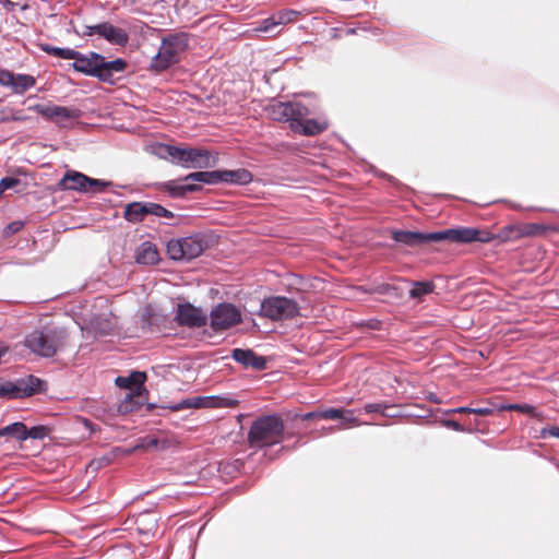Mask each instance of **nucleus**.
<instances>
[{
	"instance_id": "51",
	"label": "nucleus",
	"mask_w": 559,
	"mask_h": 559,
	"mask_svg": "<svg viewBox=\"0 0 559 559\" xmlns=\"http://www.w3.org/2000/svg\"><path fill=\"white\" fill-rule=\"evenodd\" d=\"M316 417H320L319 416V412H310V413H307L302 416V418L305 420H308V419H312V418H316Z\"/></svg>"
},
{
	"instance_id": "43",
	"label": "nucleus",
	"mask_w": 559,
	"mask_h": 559,
	"mask_svg": "<svg viewBox=\"0 0 559 559\" xmlns=\"http://www.w3.org/2000/svg\"><path fill=\"white\" fill-rule=\"evenodd\" d=\"M155 210L157 211L156 212L157 217H165V218H174L175 217V214L173 212H170L166 207L162 206L160 204H158L157 209H155Z\"/></svg>"
},
{
	"instance_id": "48",
	"label": "nucleus",
	"mask_w": 559,
	"mask_h": 559,
	"mask_svg": "<svg viewBox=\"0 0 559 559\" xmlns=\"http://www.w3.org/2000/svg\"><path fill=\"white\" fill-rule=\"evenodd\" d=\"M511 409H519L521 412H531L533 409V406L531 405H527V404H523V405H511L510 406Z\"/></svg>"
},
{
	"instance_id": "29",
	"label": "nucleus",
	"mask_w": 559,
	"mask_h": 559,
	"mask_svg": "<svg viewBox=\"0 0 559 559\" xmlns=\"http://www.w3.org/2000/svg\"><path fill=\"white\" fill-rule=\"evenodd\" d=\"M253 179L252 174L245 168L236 170H223V182L247 185Z\"/></svg>"
},
{
	"instance_id": "50",
	"label": "nucleus",
	"mask_w": 559,
	"mask_h": 559,
	"mask_svg": "<svg viewBox=\"0 0 559 559\" xmlns=\"http://www.w3.org/2000/svg\"><path fill=\"white\" fill-rule=\"evenodd\" d=\"M548 433L559 439V427L554 426L548 429Z\"/></svg>"
},
{
	"instance_id": "28",
	"label": "nucleus",
	"mask_w": 559,
	"mask_h": 559,
	"mask_svg": "<svg viewBox=\"0 0 559 559\" xmlns=\"http://www.w3.org/2000/svg\"><path fill=\"white\" fill-rule=\"evenodd\" d=\"M185 181H195L202 182L206 185H216L223 182V170H212V171H197L187 175L183 178Z\"/></svg>"
},
{
	"instance_id": "13",
	"label": "nucleus",
	"mask_w": 559,
	"mask_h": 559,
	"mask_svg": "<svg viewBox=\"0 0 559 559\" xmlns=\"http://www.w3.org/2000/svg\"><path fill=\"white\" fill-rule=\"evenodd\" d=\"M175 319L179 325L188 328H202L207 322V316L203 310L191 304H179Z\"/></svg>"
},
{
	"instance_id": "20",
	"label": "nucleus",
	"mask_w": 559,
	"mask_h": 559,
	"mask_svg": "<svg viewBox=\"0 0 559 559\" xmlns=\"http://www.w3.org/2000/svg\"><path fill=\"white\" fill-rule=\"evenodd\" d=\"M87 182L88 176L80 171L69 170L59 181V188L61 190H71L81 193H87L90 192V189L87 188Z\"/></svg>"
},
{
	"instance_id": "25",
	"label": "nucleus",
	"mask_w": 559,
	"mask_h": 559,
	"mask_svg": "<svg viewBox=\"0 0 559 559\" xmlns=\"http://www.w3.org/2000/svg\"><path fill=\"white\" fill-rule=\"evenodd\" d=\"M213 396H194L185 399L169 406L171 411H181L187 408H213Z\"/></svg>"
},
{
	"instance_id": "41",
	"label": "nucleus",
	"mask_w": 559,
	"mask_h": 559,
	"mask_svg": "<svg viewBox=\"0 0 559 559\" xmlns=\"http://www.w3.org/2000/svg\"><path fill=\"white\" fill-rule=\"evenodd\" d=\"M442 424L447 428H450L454 431H460V432L467 431V429H465L459 421L453 420V419L443 420ZM468 431H471V430L468 429Z\"/></svg>"
},
{
	"instance_id": "15",
	"label": "nucleus",
	"mask_w": 559,
	"mask_h": 559,
	"mask_svg": "<svg viewBox=\"0 0 559 559\" xmlns=\"http://www.w3.org/2000/svg\"><path fill=\"white\" fill-rule=\"evenodd\" d=\"M309 116L310 115H305L301 119H293L292 130L301 135L314 136L329 128V122L324 117L313 119L308 118Z\"/></svg>"
},
{
	"instance_id": "21",
	"label": "nucleus",
	"mask_w": 559,
	"mask_h": 559,
	"mask_svg": "<svg viewBox=\"0 0 559 559\" xmlns=\"http://www.w3.org/2000/svg\"><path fill=\"white\" fill-rule=\"evenodd\" d=\"M97 35L118 46H124L129 40V35L124 29L116 27L109 22L97 24Z\"/></svg>"
},
{
	"instance_id": "45",
	"label": "nucleus",
	"mask_w": 559,
	"mask_h": 559,
	"mask_svg": "<svg viewBox=\"0 0 559 559\" xmlns=\"http://www.w3.org/2000/svg\"><path fill=\"white\" fill-rule=\"evenodd\" d=\"M340 419H343L345 423H356L357 419L354 416L353 409H343V416Z\"/></svg>"
},
{
	"instance_id": "10",
	"label": "nucleus",
	"mask_w": 559,
	"mask_h": 559,
	"mask_svg": "<svg viewBox=\"0 0 559 559\" xmlns=\"http://www.w3.org/2000/svg\"><path fill=\"white\" fill-rule=\"evenodd\" d=\"M28 109L36 111L45 119L55 122L60 128H67L69 126V121L79 119L81 116V111L76 108H69L52 104H36L29 106Z\"/></svg>"
},
{
	"instance_id": "38",
	"label": "nucleus",
	"mask_w": 559,
	"mask_h": 559,
	"mask_svg": "<svg viewBox=\"0 0 559 559\" xmlns=\"http://www.w3.org/2000/svg\"><path fill=\"white\" fill-rule=\"evenodd\" d=\"M109 185V181L88 177L87 188L90 189V192H100Z\"/></svg>"
},
{
	"instance_id": "8",
	"label": "nucleus",
	"mask_w": 559,
	"mask_h": 559,
	"mask_svg": "<svg viewBox=\"0 0 559 559\" xmlns=\"http://www.w3.org/2000/svg\"><path fill=\"white\" fill-rule=\"evenodd\" d=\"M43 384L44 382L33 374L2 381V399L14 400L32 396L43 391Z\"/></svg>"
},
{
	"instance_id": "6",
	"label": "nucleus",
	"mask_w": 559,
	"mask_h": 559,
	"mask_svg": "<svg viewBox=\"0 0 559 559\" xmlns=\"http://www.w3.org/2000/svg\"><path fill=\"white\" fill-rule=\"evenodd\" d=\"M300 307L295 299L284 296L264 298L259 314L272 321H285L298 317Z\"/></svg>"
},
{
	"instance_id": "33",
	"label": "nucleus",
	"mask_w": 559,
	"mask_h": 559,
	"mask_svg": "<svg viewBox=\"0 0 559 559\" xmlns=\"http://www.w3.org/2000/svg\"><path fill=\"white\" fill-rule=\"evenodd\" d=\"M389 408L385 403H368L364 406L366 413H379L385 417H394V414L389 413Z\"/></svg>"
},
{
	"instance_id": "32",
	"label": "nucleus",
	"mask_w": 559,
	"mask_h": 559,
	"mask_svg": "<svg viewBox=\"0 0 559 559\" xmlns=\"http://www.w3.org/2000/svg\"><path fill=\"white\" fill-rule=\"evenodd\" d=\"M50 429L47 426L38 425L27 428V439L43 440L48 437Z\"/></svg>"
},
{
	"instance_id": "44",
	"label": "nucleus",
	"mask_w": 559,
	"mask_h": 559,
	"mask_svg": "<svg viewBox=\"0 0 559 559\" xmlns=\"http://www.w3.org/2000/svg\"><path fill=\"white\" fill-rule=\"evenodd\" d=\"M472 414L479 415V416H488L493 414V409L491 407H472Z\"/></svg>"
},
{
	"instance_id": "37",
	"label": "nucleus",
	"mask_w": 559,
	"mask_h": 559,
	"mask_svg": "<svg viewBox=\"0 0 559 559\" xmlns=\"http://www.w3.org/2000/svg\"><path fill=\"white\" fill-rule=\"evenodd\" d=\"M23 227H24V222L23 221H14V222L8 224L2 229V240L4 238L9 237L10 235H13V234L20 231Z\"/></svg>"
},
{
	"instance_id": "17",
	"label": "nucleus",
	"mask_w": 559,
	"mask_h": 559,
	"mask_svg": "<svg viewBox=\"0 0 559 559\" xmlns=\"http://www.w3.org/2000/svg\"><path fill=\"white\" fill-rule=\"evenodd\" d=\"M35 84L36 80L33 75L2 70V86L10 87L15 94H23Z\"/></svg>"
},
{
	"instance_id": "39",
	"label": "nucleus",
	"mask_w": 559,
	"mask_h": 559,
	"mask_svg": "<svg viewBox=\"0 0 559 559\" xmlns=\"http://www.w3.org/2000/svg\"><path fill=\"white\" fill-rule=\"evenodd\" d=\"M215 401L213 408L216 407H233L237 404V401L233 397H225V396H213Z\"/></svg>"
},
{
	"instance_id": "35",
	"label": "nucleus",
	"mask_w": 559,
	"mask_h": 559,
	"mask_svg": "<svg viewBox=\"0 0 559 559\" xmlns=\"http://www.w3.org/2000/svg\"><path fill=\"white\" fill-rule=\"evenodd\" d=\"M545 230H546L545 226H543L540 224H536V223H530V224L523 225L519 231H520L521 236H535V235L543 234Z\"/></svg>"
},
{
	"instance_id": "1",
	"label": "nucleus",
	"mask_w": 559,
	"mask_h": 559,
	"mask_svg": "<svg viewBox=\"0 0 559 559\" xmlns=\"http://www.w3.org/2000/svg\"><path fill=\"white\" fill-rule=\"evenodd\" d=\"M72 60V68L74 71L83 73L87 76L96 78L98 81L107 84H115L116 74L124 72L127 69V61L122 58L115 60H106V58L95 51L84 55L75 50Z\"/></svg>"
},
{
	"instance_id": "46",
	"label": "nucleus",
	"mask_w": 559,
	"mask_h": 559,
	"mask_svg": "<svg viewBox=\"0 0 559 559\" xmlns=\"http://www.w3.org/2000/svg\"><path fill=\"white\" fill-rule=\"evenodd\" d=\"M447 413L448 414H451V413L472 414V407L461 406V407L449 409V411H447Z\"/></svg>"
},
{
	"instance_id": "11",
	"label": "nucleus",
	"mask_w": 559,
	"mask_h": 559,
	"mask_svg": "<svg viewBox=\"0 0 559 559\" xmlns=\"http://www.w3.org/2000/svg\"><path fill=\"white\" fill-rule=\"evenodd\" d=\"M203 250V242L197 236H189L177 240H170L167 245V252L173 260L189 261L199 257Z\"/></svg>"
},
{
	"instance_id": "22",
	"label": "nucleus",
	"mask_w": 559,
	"mask_h": 559,
	"mask_svg": "<svg viewBox=\"0 0 559 559\" xmlns=\"http://www.w3.org/2000/svg\"><path fill=\"white\" fill-rule=\"evenodd\" d=\"M146 380L144 372L134 371L128 377H117L116 384L122 389H129L130 393L127 395L130 399L133 394H140L143 384Z\"/></svg>"
},
{
	"instance_id": "49",
	"label": "nucleus",
	"mask_w": 559,
	"mask_h": 559,
	"mask_svg": "<svg viewBox=\"0 0 559 559\" xmlns=\"http://www.w3.org/2000/svg\"><path fill=\"white\" fill-rule=\"evenodd\" d=\"M276 22H272L270 19H266L263 21L262 31L267 32L270 31L271 26L276 25Z\"/></svg>"
},
{
	"instance_id": "36",
	"label": "nucleus",
	"mask_w": 559,
	"mask_h": 559,
	"mask_svg": "<svg viewBox=\"0 0 559 559\" xmlns=\"http://www.w3.org/2000/svg\"><path fill=\"white\" fill-rule=\"evenodd\" d=\"M159 440L155 437H143L139 440V442L134 445L133 450H150L156 449L158 447Z\"/></svg>"
},
{
	"instance_id": "4",
	"label": "nucleus",
	"mask_w": 559,
	"mask_h": 559,
	"mask_svg": "<svg viewBox=\"0 0 559 559\" xmlns=\"http://www.w3.org/2000/svg\"><path fill=\"white\" fill-rule=\"evenodd\" d=\"M284 421L275 414L258 417L248 432V442L251 448L262 449L278 444L284 439Z\"/></svg>"
},
{
	"instance_id": "23",
	"label": "nucleus",
	"mask_w": 559,
	"mask_h": 559,
	"mask_svg": "<svg viewBox=\"0 0 559 559\" xmlns=\"http://www.w3.org/2000/svg\"><path fill=\"white\" fill-rule=\"evenodd\" d=\"M181 180H168L159 183V189L166 191L171 198H183L190 192H194L199 187L194 183H182Z\"/></svg>"
},
{
	"instance_id": "31",
	"label": "nucleus",
	"mask_w": 559,
	"mask_h": 559,
	"mask_svg": "<svg viewBox=\"0 0 559 559\" xmlns=\"http://www.w3.org/2000/svg\"><path fill=\"white\" fill-rule=\"evenodd\" d=\"M40 48L43 51H45L46 53H48L50 56H55V57L66 59V60L73 59V57L75 56L74 55L75 50L72 48H60V47L51 46L49 44H43V45H40Z\"/></svg>"
},
{
	"instance_id": "54",
	"label": "nucleus",
	"mask_w": 559,
	"mask_h": 559,
	"mask_svg": "<svg viewBox=\"0 0 559 559\" xmlns=\"http://www.w3.org/2000/svg\"><path fill=\"white\" fill-rule=\"evenodd\" d=\"M1 247H2V248H3V247L8 248V247H9V245H7V243H3V242H2V243H1Z\"/></svg>"
},
{
	"instance_id": "52",
	"label": "nucleus",
	"mask_w": 559,
	"mask_h": 559,
	"mask_svg": "<svg viewBox=\"0 0 559 559\" xmlns=\"http://www.w3.org/2000/svg\"><path fill=\"white\" fill-rule=\"evenodd\" d=\"M2 8L10 10L13 7V2L10 0H2L1 1Z\"/></svg>"
},
{
	"instance_id": "19",
	"label": "nucleus",
	"mask_w": 559,
	"mask_h": 559,
	"mask_svg": "<svg viewBox=\"0 0 559 559\" xmlns=\"http://www.w3.org/2000/svg\"><path fill=\"white\" fill-rule=\"evenodd\" d=\"M231 357L245 368L259 371L266 368L265 357L257 355L252 349L235 348L231 352Z\"/></svg>"
},
{
	"instance_id": "24",
	"label": "nucleus",
	"mask_w": 559,
	"mask_h": 559,
	"mask_svg": "<svg viewBox=\"0 0 559 559\" xmlns=\"http://www.w3.org/2000/svg\"><path fill=\"white\" fill-rule=\"evenodd\" d=\"M159 261L156 246L151 241L142 242L135 250V262L142 265H153Z\"/></svg>"
},
{
	"instance_id": "53",
	"label": "nucleus",
	"mask_w": 559,
	"mask_h": 559,
	"mask_svg": "<svg viewBox=\"0 0 559 559\" xmlns=\"http://www.w3.org/2000/svg\"><path fill=\"white\" fill-rule=\"evenodd\" d=\"M7 349H8V347H4V346L2 345V349H1L2 356H4V354H5Z\"/></svg>"
},
{
	"instance_id": "9",
	"label": "nucleus",
	"mask_w": 559,
	"mask_h": 559,
	"mask_svg": "<svg viewBox=\"0 0 559 559\" xmlns=\"http://www.w3.org/2000/svg\"><path fill=\"white\" fill-rule=\"evenodd\" d=\"M267 112L273 120L289 122L292 128L293 119H301L305 115H312L313 110L300 100H293L271 104L267 107Z\"/></svg>"
},
{
	"instance_id": "7",
	"label": "nucleus",
	"mask_w": 559,
	"mask_h": 559,
	"mask_svg": "<svg viewBox=\"0 0 559 559\" xmlns=\"http://www.w3.org/2000/svg\"><path fill=\"white\" fill-rule=\"evenodd\" d=\"M435 242L450 241L456 243H471V242H489L492 240L493 235L490 231L474 228V227H459L449 228L440 231H435Z\"/></svg>"
},
{
	"instance_id": "42",
	"label": "nucleus",
	"mask_w": 559,
	"mask_h": 559,
	"mask_svg": "<svg viewBox=\"0 0 559 559\" xmlns=\"http://www.w3.org/2000/svg\"><path fill=\"white\" fill-rule=\"evenodd\" d=\"M393 290H396V288L391 284H380L377 286L376 292L382 295H393Z\"/></svg>"
},
{
	"instance_id": "5",
	"label": "nucleus",
	"mask_w": 559,
	"mask_h": 559,
	"mask_svg": "<svg viewBox=\"0 0 559 559\" xmlns=\"http://www.w3.org/2000/svg\"><path fill=\"white\" fill-rule=\"evenodd\" d=\"M188 46L187 33H176L164 37L158 53L152 59V69L160 72L179 62L181 53Z\"/></svg>"
},
{
	"instance_id": "27",
	"label": "nucleus",
	"mask_w": 559,
	"mask_h": 559,
	"mask_svg": "<svg viewBox=\"0 0 559 559\" xmlns=\"http://www.w3.org/2000/svg\"><path fill=\"white\" fill-rule=\"evenodd\" d=\"M2 438H5L2 445L9 440L24 441L27 440V427L21 423L15 421L2 427Z\"/></svg>"
},
{
	"instance_id": "14",
	"label": "nucleus",
	"mask_w": 559,
	"mask_h": 559,
	"mask_svg": "<svg viewBox=\"0 0 559 559\" xmlns=\"http://www.w3.org/2000/svg\"><path fill=\"white\" fill-rule=\"evenodd\" d=\"M88 333L94 337H102L117 333L118 319L112 312L93 316L86 326Z\"/></svg>"
},
{
	"instance_id": "34",
	"label": "nucleus",
	"mask_w": 559,
	"mask_h": 559,
	"mask_svg": "<svg viewBox=\"0 0 559 559\" xmlns=\"http://www.w3.org/2000/svg\"><path fill=\"white\" fill-rule=\"evenodd\" d=\"M26 116L23 110H15L12 108H2V122L5 121H24Z\"/></svg>"
},
{
	"instance_id": "3",
	"label": "nucleus",
	"mask_w": 559,
	"mask_h": 559,
	"mask_svg": "<svg viewBox=\"0 0 559 559\" xmlns=\"http://www.w3.org/2000/svg\"><path fill=\"white\" fill-rule=\"evenodd\" d=\"M158 155L169 159L173 164L188 169L211 168L217 163V157L206 148L179 147L162 144L158 147Z\"/></svg>"
},
{
	"instance_id": "26",
	"label": "nucleus",
	"mask_w": 559,
	"mask_h": 559,
	"mask_svg": "<svg viewBox=\"0 0 559 559\" xmlns=\"http://www.w3.org/2000/svg\"><path fill=\"white\" fill-rule=\"evenodd\" d=\"M28 177L25 174L2 177V192L12 190L14 193H25L28 189Z\"/></svg>"
},
{
	"instance_id": "2",
	"label": "nucleus",
	"mask_w": 559,
	"mask_h": 559,
	"mask_svg": "<svg viewBox=\"0 0 559 559\" xmlns=\"http://www.w3.org/2000/svg\"><path fill=\"white\" fill-rule=\"evenodd\" d=\"M69 342V333L62 328L35 330L24 338V345L33 354L50 358L63 350Z\"/></svg>"
},
{
	"instance_id": "18",
	"label": "nucleus",
	"mask_w": 559,
	"mask_h": 559,
	"mask_svg": "<svg viewBox=\"0 0 559 559\" xmlns=\"http://www.w3.org/2000/svg\"><path fill=\"white\" fill-rule=\"evenodd\" d=\"M158 204L154 202H132L124 209V218L130 223L142 222L147 215L156 216Z\"/></svg>"
},
{
	"instance_id": "30",
	"label": "nucleus",
	"mask_w": 559,
	"mask_h": 559,
	"mask_svg": "<svg viewBox=\"0 0 559 559\" xmlns=\"http://www.w3.org/2000/svg\"><path fill=\"white\" fill-rule=\"evenodd\" d=\"M413 287L409 290V297L414 299H420L424 296L430 294L435 289L432 282H414Z\"/></svg>"
},
{
	"instance_id": "40",
	"label": "nucleus",
	"mask_w": 559,
	"mask_h": 559,
	"mask_svg": "<svg viewBox=\"0 0 559 559\" xmlns=\"http://www.w3.org/2000/svg\"><path fill=\"white\" fill-rule=\"evenodd\" d=\"M319 416L324 419H338L341 416H343V409L328 408L325 411L319 412Z\"/></svg>"
},
{
	"instance_id": "12",
	"label": "nucleus",
	"mask_w": 559,
	"mask_h": 559,
	"mask_svg": "<svg viewBox=\"0 0 559 559\" xmlns=\"http://www.w3.org/2000/svg\"><path fill=\"white\" fill-rule=\"evenodd\" d=\"M240 321V311L231 304H219L211 311V326L215 331L227 330Z\"/></svg>"
},
{
	"instance_id": "47",
	"label": "nucleus",
	"mask_w": 559,
	"mask_h": 559,
	"mask_svg": "<svg viewBox=\"0 0 559 559\" xmlns=\"http://www.w3.org/2000/svg\"><path fill=\"white\" fill-rule=\"evenodd\" d=\"M94 34H97V24L96 25H85L84 31L82 32V35L92 36Z\"/></svg>"
},
{
	"instance_id": "16",
	"label": "nucleus",
	"mask_w": 559,
	"mask_h": 559,
	"mask_svg": "<svg viewBox=\"0 0 559 559\" xmlns=\"http://www.w3.org/2000/svg\"><path fill=\"white\" fill-rule=\"evenodd\" d=\"M433 233H421L411 230H392L391 237L394 241L406 247H420L426 243L435 242Z\"/></svg>"
}]
</instances>
